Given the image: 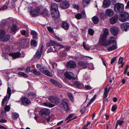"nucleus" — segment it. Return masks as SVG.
<instances>
[{
  "instance_id": "23",
  "label": "nucleus",
  "mask_w": 129,
  "mask_h": 129,
  "mask_svg": "<svg viewBox=\"0 0 129 129\" xmlns=\"http://www.w3.org/2000/svg\"><path fill=\"white\" fill-rule=\"evenodd\" d=\"M9 55L12 56L13 59H15L19 57L21 54L19 52H17L10 53Z\"/></svg>"
},
{
  "instance_id": "47",
  "label": "nucleus",
  "mask_w": 129,
  "mask_h": 129,
  "mask_svg": "<svg viewBox=\"0 0 129 129\" xmlns=\"http://www.w3.org/2000/svg\"><path fill=\"white\" fill-rule=\"evenodd\" d=\"M8 98V96H6L3 99L2 103V106H4V105L5 102H6L7 99Z\"/></svg>"
},
{
  "instance_id": "3",
  "label": "nucleus",
  "mask_w": 129,
  "mask_h": 129,
  "mask_svg": "<svg viewBox=\"0 0 129 129\" xmlns=\"http://www.w3.org/2000/svg\"><path fill=\"white\" fill-rule=\"evenodd\" d=\"M124 9V5L120 3H117L114 7V9L117 13H120L123 12Z\"/></svg>"
},
{
  "instance_id": "50",
  "label": "nucleus",
  "mask_w": 129,
  "mask_h": 129,
  "mask_svg": "<svg viewBox=\"0 0 129 129\" xmlns=\"http://www.w3.org/2000/svg\"><path fill=\"white\" fill-rule=\"evenodd\" d=\"M83 4L84 5V7L86 4H89L90 3V1H83Z\"/></svg>"
},
{
  "instance_id": "53",
  "label": "nucleus",
  "mask_w": 129,
  "mask_h": 129,
  "mask_svg": "<svg viewBox=\"0 0 129 129\" xmlns=\"http://www.w3.org/2000/svg\"><path fill=\"white\" fill-rule=\"evenodd\" d=\"M124 121L123 120H118L116 121L117 123L120 125H121L124 122Z\"/></svg>"
},
{
  "instance_id": "10",
  "label": "nucleus",
  "mask_w": 129,
  "mask_h": 129,
  "mask_svg": "<svg viewBox=\"0 0 129 129\" xmlns=\"http://www.w3.org/2000/svg\"><path fill=\"white\" fill-rule=\"evenodd\" d=\"M21 101L23 105L25 106L29 105L31 103L30 100L25 96H23L22 97Z\"/></svg>"
},
{
  "instance_id": "1",
  "label": "nucleus",
  "mask_w": 129,
  "mask_h": 129,
  "mask_svg": "<svg viewBox=\"0 0 129 129\" xmlns=\"http://www.w3.org/2000/svg\"><path fill=\"white\" fill-rule=\"evenodd\" d=\"M51 13L52 17L56 23L58 22L60 17L58 5L56 3H53L51 6Z\"/></svg>"
},
{
  "instance_id": "58",
  "label": "nucleus",
  "mask_w": 129,
  "mask_h": 129,
  "mask_svg": "<svg viewBox=\"0 0 129 129\" xmlns=\"http://www.w3.org/2000/svg\"><path fill=\"white\" fill-rule=\"evenodd\" d=\"M11 89L9 87H8L7 89V92L8 93V94L9 96H10L11 94Z\"/></svg>"
},
{
  "instance_id": "18",
  "label": "nucleus",
  "mask_w": 129,
  "mask_h": 129,
  "mask_svg": "<svg viewBox=\"0 0 129 129\" xmlns=\"http://www.w3.org/2000/svg\"><path fill=\"white\" fill-rule=\"evenodd\" d=\"M118 16L117 14L115 15L113 17L111 18L110 19V21L111 24H115L117 22L118 19Z\"/></svg>"
},
{
  "instance_id": "8",
  "label": "nucleus",
  "mask_w": 129,
  "mask_h": 129,
  "mask_svg": "<svg viewBox=\"0 0 129 129\" xmlns=\"http://www.w3.org/2000/svg\"><path fill=\"white\" fill-rule=\"evenodd\" d=\"M40 11V8L38 7H37L36 9L31 10L30 13L32 17H36L38 15Z\"/></svg>"
},
{
  "instance_id": "29",
  "label": "nucleus",
  "mask_w": 129,
  "mask_h": 129,
  "mask_svg": "<svg viewBox=\"0 0 129 129\" xmlns=\"http://www.w3.org/2000/svg\"><path fill=\"white\" fill-rule=\"evenodd\" d=\"M115 41V38L113 36L110 37L109 40H108V46L110 45L112 43H114Z\"/></svg>"
},
{
  "instance_id": "34",
  "label": "nucleus",
  "mask_w": 129,
  "mask_h": 129,
  "mask_svg": "<svg viewBox=\"0 0 129 129\" xmlns=\"http://www.w3.org/2000/svg\"><path fill=\"white\" fill-rule=\"evenodd\" d=\"M93 22L95 24H97L99 22V19L96 16H94L92 18Z\"/></svg>"
},
{
  "instance_id": "14",
  "label": "nucleus",
  "mask_w": 129,
  "mask_h": 129,
  "mask_svg": "<svg viewBox=\"0 0 129 129\" xmlns=\"http://www.w3.org/2000/svg\"><path fill=\"white\" fill-rule=\"evenodd\" d=\"M74 87L79 89H81L84 88V85L83 83H80L78 81H76L73 84Z\"/></svg>"
},
{
  "instance_id": "55",
  "label": "nucleus",
  "mask_w": 129,
  "mask_h": 129,
  "mask_svg": "<svg viewBox=\"0 0 129 129\" xmlns=\"http://www.w3.org/2000/svg\"><path fill=\"white\" fill-rule=\"evenodd\" d=\"M85 89L86 90H90L92 89V88L89 85H85Z\"/></svg>"
},
{
  "instance_id": "4",
  "label": "nucleus",
  "mask_w": 129,
  "mask_h": 129,
  "mask_svg": "<svg viewBox=\"0 0 129 129\" xmlns=\"http://www.w3.org/2000/svg\"><path fill=\"white\" fill-rule=\"evenodd\" d=\"M107 37L104 35H101L99 41V43L102 46H108V40L107 39Z\"/></svg>"
},
{
  "instance_id": "7",
  "label": "nucleus",
  "mask_w": 129,
  "mask_h": 129,
  "mask_svg": "<svg viewBox=\"0 0 129 129\" xmlns=\"http://www.w3.org/2000/svg\"><path fill=\"white\" fill-rule=\"evenodd\" d=\"M60 100V99L58 97L54 96H49V101L52 103L57 104L59 103Z\"/></svg>"
},
{
  "instance_id": "41",
  "label": "nucleus",
  "mask_w": 129,
  "mask_h": 129,
  "mask_svg": "<svg viewBox=\"0 0 129 129\" xmlns=\"http://www.w3.org/2000/svg\"><path fill=\"white\" fill-rule=\"evenodd\" d=\"M31 72L33 73L35 75H39L40 74V72L37 71L35 69H33L31 70Z\"/></svg>"
},
{
  "instance_id": "16",
  "label": "nucleus",
  "mask_w": 129,
  "mask_h": 129,
  "mask_svg": "<svg viewBox=\"0 0 129 129\" xmlns=\"http://www.w3.org/2000/svg\"><path fill=\"white\" fill-rule=\"evenodd\" d=\"M110 30L112 34L114 36H116L118 32V28L115 26L111 27L110 28Z\"/></svg>"
},
{
  "instance_id": "31",
  "label": "nucleus",
  "mask_w": 129,
  "mask_h": 129,
  "mask_svg": "<svg viewBox=\"0 0 129 129\" xmlns=\"http://www.w3.org/2000/svg\"><path fill=\"white\" fill-rule=\"evenodd\" d=\"M42 53L39 50H38L36 54L34 55L35 58L39 59L41 56Z\"/></svg>"
},
{
  "instance_id": "36",
  "label": "nucleus",
  "mask_w": 129,
  "mask_h": 129,
  "mask_svg": "<svg viewBox=\"0 0 129 129\" xmlns=\"http://www.w3.org/2000/svg\"><path fill=\"white\" fill-rule=\"evenodd\" d=\"M21 34L25 37H28L29 36V33L28 32H26L25 30H23L22 31H21Z\"/></svg>"
},
{
  "instance_id": "54",
  "label": "nucleus",
  "mask_w": 129,
  "mask_h": 129,
  "mask_svg": "<svg viewBox=\"0 0 129 129\" xmlns=\"http://www.w3.org/2000/svg\"><path fill=\"white\" fill-rule=\"evenodd\" d=\"M100 16L101 19L104 20L106 19V17L104 13H102L100 14Z\"/></svg>"
},
{
  "instance_id": "9",
  "label": "nucleus",
  "mask_w": 129,
  "mask_h": 129,
  "mask_svg": "<svg viewBox=\"0 0 129 129\" xmlns=\"http://www.w3.org/2000/svg\"><path fill=\"white\" fill-rule=\"evenodd\" d=\"M66 66L69 69H74L76 67V65L75 61L71 60L67 63Z\"/></svg>"
},
{
  "instance_id": "13",
  "label": "nucleus",
  "mask_w": 129,
  "mask_h": 129,
  "mask_svg": "<svg viewBox=\"0 0 129 129\" xmlns=\"http://www.w3.org/2000/svg\"><path fill=\"white\" fill-rule=\"evenodd\" d=\"M64 75L66 78L69 80H73L75 79L73 74L71 72L68 71L66 72Z\"/></svg>"
},
{
  "instance_id": "22",
  "label": "nucleus",
  "mask_w": 129,
  "mask_h": 129,
  "mask_svg": "<svg viewBox=\"0 0 129 129\" xmlns=\"http://www.w3.org/2000/svg\"><path fill=\"white\" fill-rule=\"evenodd\" d=\"M53 47L55 49V51H57L59 50L61 48H64L65 46L62 44L56 43L55 45L53 46Z\"/></svg>"
},
{
  "instance_id": "63",
  "label": "nucleus",
  "mask_w": 129,
  "mask_h": 129,
  "mask_svg": "<svg viewBox=\"0 0 129 129\" xmlns=\"http://www.w3.org/2000/svg\"><path fill=\"white\" fill-rule=\"evenodd\" d=\"M116 57L113 58L111 60V64H112L113 62H114L115 61H116Z\"/></svg>"
},
{
  "instance_id": "51",
  "label": "nucleus",
  "mask_w": 129,
  "mask_h": 129,
  "mask_svg": "<svg viewBox=\"0 0 129 129\" xmlns=\"http://www.w3.org/2000/svg\"><path fill=\"white\" fill-rule=\"evenodd\" d=\"M6 21L5 20H2L0 23V25L2 26H5L7 24Z\"/></svg>"
},
{
  "instance_id": "43",
  "label": "nucleus",
  "mask_w": 129,
  "mask_h": 129,
  "mask_svg": "<svg viewBox=\"0 0 129 129\" xmlns=\"http://www.w3.org/2000/svg\"><path fill=\"white\" fill-rule=\"evenodd\" d=\"M68 96L70 98L71 100L73 102L74 101V97L73 94L71 93H68Z\"/></svg>"
},
{
  "instance_id": "30",
  "label": "nucleus",
  "mask_w": 129,
  "mask_h": 129,
  "mask_svg": "<svg viewBox=\"0 0 129 129\" xmlns=\"http://www.w3.org/2000/svg\"><path fill=\"white\" fill-rule=\"evenodd\" d=\"M111 1H104L103 3V6L105 8H107L109 7Z\"/></svg>"
},
{
  "instance_id": "39",
  "label": "nucleus",
  "mask_w": 129,
  "mask_h": 129,
  "mask_svg": "<svg viewBox=\"0 0 129 129\" xmlns=\"http://www.w3.org/2000/svg\"><path fill=\"white\" fill-rule=\"evenodd\" d=\"M18 74L19 75L22 76L24 77H28L27 75L23 72H19Z\"/></svg>"
},
{
  "instance_id": "5",
  "label": "nucleus",
  "mask_w": 129,
  "mask_h": 129,
  "mask_svg": "<svg viewBox=\"0 0 129 129\" xmlns=\"http://www.w3.org/2000/svg\"><path fill=\"white\" fill-rule=\"evenodd\" d=\"M128 16V13L125 12H122L119 15V20L121 22H125L127 20Z\"/></svg>"
},
{
  "instance_id": "49",
  "label": "nucleus",
  "mask_w": 129,
  "mask_h": 129,
  "mask_svg": "<svg viewBox=\"0 0 129 129\" xmlns=\"http://www.w3.org/2000/svg\"><path fill=\"white\" fill-rule=\"evenodd\" d=\"M94 31V30L91 28H90L88 30V34L90 35H92L93 34Z\"/></svg>"
},
{
  "instance_id": "2",
  "label": "nucleus",
  "mask_w": 129,
  "mask_h": 129,
  "mask_svg": "<svg viewBox=\"0 0 129 129\" xmlns=\"http://www.w3.org/2000/svg\"><path fill=\"white\" fill-rule=\"evenodd\" d=\"M57 2H60V6L61 9H66L68 8L70 6L69 2L67 1H55Z\"/></svg>"
},
{
  "instance_id": "35",
  "label": "nucleus",
  "mask_w": 129,
  "mask_h": 129,
  "mask_svg": "<svg viewBox=\"0 0 129 129\" xmlns=\"http://www.w3.org/2000/svg\"><path fill=\"white\" fill-rule=\"evenodd\" d=\"M42 14L44 16H48V10L44 8L42 11Z\"/></svg>"
},
{
  "instance_id": "64",
  "label": "nucleus",
  "mask_w": 129,
  "mask_h": 129,
  "mask_svg": "<svg viewBox=\"0 0 129 129\" xmlns=\"http://www.w3.org/2000/svg\"><path fill=\"white\" fill-rule=\"evenodd\" d=\"M55 38L56 39L59 41H61L62 40V39L60 38L58 36H55Z\"/></svg>"
},
{
  "instance_id": "17",
  "label": "nucleus",
  "mask_w": 129,
  "mask_h": 129,
  "mask_svg": "<svg viewBox=\"0 0 129 129\" xmlns=\"http://www.w3.org/2000/svg\"><path fill=\"white\" fill-rule=\"evenodd\" d=\"M40 115L45 117L48 116V109L44 108L41 110L39 112Z\"/></svg>"
},
{
  "instance_id": "62",
  "label": "nucleus",
  "mask_w": 129,
  "mask_h": 129,
  "mask_svg": "<svg viewBox=\"0 0 129 129\" xmlns=\"http://www.w3.org/2000/svg\"><path fill=\"white\" fill-rule=\"evenodd\" d=\"M30 66H28L27 67L26 69V72H31V70H30Z\"/></svg>"
},
{
  "instance_id": "15",
  "label": "nucleus",
  "mask_w": 129,
  "mask_h": 129,
  "mask_svg": "<svg viewBox=\"0 0 129 129\" xmlns=\"http://www.w3.org/2000/svg\"><path fill=\"white\" fill-rule=\"evenodd\" d=\"M29 44V41L27 40V38H25L22 40L21 45L22 48H24L28 46Z\"/></svg>"
},
{
  "instance_id": "60",
  "label": "nucleus",
  "mask_w": 129,
  "mask_h": 129,
  "mask_svg": "<svg viewBox=\"0 0 129 129\" xmlns=\"http://www.w3.org/2000/svg\"><path fill=\"white\" fill-rule=\"evenodd\" d=\"M108 94V93H104L103 97V100L105 99L107 96Z\"/></svg>"
},
{
  "instance_id": "56",
  "label": "nucleus",
  "mask_w": 129,
  "mask_h": 129,
  "mask_svg": "<svg viewBox=\"0 0 129 129\" xmlns=\"http://www.w3.org/2000/svg\"><path fill=\"white\" fill-rule=\"evenodd\" d=\"M49 32L52 34H54L53 28H51L50 26H49Z\"/></svg>"
},
{
  "instance_id": "12",
  "label": "nucleus",
  "mask_w": 129,
  "mask_h": 129,
  "mask_svg": "<svg viewBox=\"0 0 129 129\" xmlns=\"http://www.w3.org/2000/svg\"><path fill=\"white\" fill-rule=\"evenodd\" d=\"M120 28L123 30L126 31L129 30V23L125 22L123 23L121 25Z\"/></svg>"
},
{
  "instance_id": "21",
  "label": "nucleus",
  "mask_w": 129,
  "mask_h": 129,
  "mask_svg": "<svg viewBox=\"0 0 129 129\" xmlns=\"http://www.w3.org/2000/svg\"><path fill=\"white\" fill-rule=\"evenodd\" d=\"M50 81L54 85L60 88L62 87V85L58 82L55 80L51 79L50 80Z\"/></svg>"
},
{
  "instance_id": "44",
  "label": "nucleus",
  "mask_w": 129,
  "mask_h": 129,
  "mask_svg": "<svg viewBox=\"0 0 129 129\" xmlns=\"http://www.w3.org/2000/svg\"><path fill=\"white\" fill-rule=\"evenodd\" d=\"M74 115V113H72L71 114H70L65 119V121H67L68 119H71V118H72L73 117V116Z\"/></svg>"
},
{
  "instance_id": "6",
  "label": "nucleus",
  "mask_w": 129,
  "mask_h": 129,
  "mask_svg": "<svg viewBox=\"0 0 129 129\" xmlns=\"http://www.w3.org/2000/svg\"><path fill=\"white\" fill-rule=\"evenodd\" d=\"M62 104L63 108L68 113L70 110V108L69 106V101L66 99H63L62 102Z\"/></svg>"
},
{
  "instance_id": "46",
  "label": "nucleus",
  "mask_w": 129,
  "mask_h": 129,
  "mask_svg": "<svg viewBox=\"0 0 129 129\" xmlns=\"http://www.w3.org/2000/svg\"><path fill=\"white\" fill-rule=\"evenodd\" d=\"M56 43L53 41H50L49 42V46H54L56 44Z\"/></svg>"
},
{
  "instance_id": "38",
  "label": "nucleus",
  "mask_w": 129,
  "mask_h": 129,
  "mask_svg": "<svg viewBox=\"0 0 129 129\" xmlns=\"http://www.w3.org/2000/svg\"><path fill=\"white\" fill-rule=\"evenodd\" d=\"M30 44L31 46L36 47L37 46V43L36 40H33L31 41Z\"/></svg>"
},
{
  "instance_id": "59",
  "label": "nucleus",
  "mask_w": 129,
  "mask_h": 129,
  "mask_svg": "<svg viewBox=\"0 0 129 129\" xmlns=\"http://www.w3.org/2000/svg\"><path fill=\"white\" fill-rule=\"evenodd\" d=\"M123 60V58L122 57H120L119 59L118 63L119 64H121L122 63V62Z\"/></svg>"
},
{
  "instance_id": "27",
  "label": "nucleus",
  "mask_w": 129,
  "mask_h": 129,
  "mask_svg": "<svg viewBox=\"0 0 129 129\" xmlns=\"http://www.w3.org/2000/svg\"><path fill=\"white\" fill-rule=\"evenodd\" d=\"M40 71L45 75L48 76V71L47 70L46 67H45L44 68H41L40 69Z\"/></svg>"
},
{
  "instance_id": "61",
  "label": "nucleus",
  "mask_w": 129,
  "mask_h": 129,
  "mask_svg": "<svg viewBox=\"0 0 129 129\" xmlns=\"http://www.w3.org/2000/svg\"><path fill=\"white\" fill-rule=\"evenodd\" d=\"M7 122V120L5 119L2 118L0 119V122L1 123H6Z\"/></svg>"
},
{
  "instance_id": "24",
  "label": "nucleus",
  "mask_w": 129,
  "mask_h": 129,
  "mask_svg": "<svg viewBox=\"0 0 129 129\" xmlns=\"http://www.w3.org/2000/svg\"><path fill=\"white\" fill-rule=\"evenodd\" d=\"M105 14L108 16H111L113 15L114 11L111 9H108L106 11Z\"/></svg>"
},
{
  "instance_id": "42",
  "label": "nucleus",
  "mask_w": 129,
  "mask_h": 129,
  "mask_svg": "<svg viewBox=\"0 0 129 129\" xmlns=\"http://www.w3.org/2000/svg\"><path fill=\"white\" fill-rule=\"evenodd\" d=\"M10 38V36L9 35H6L3 37V41H7L9 40Z\"/></svg>"
},
{
  "instance_id": "20",
  "label": "nucleus",
  "mask_w": 129,
  "mask_h": 129,
  "mask_svg": "<svg viewBox=\"0 0 129 129\" xmlns=\"http://www.w3.org/2000/svg\"><path fill=\"white\" fill-rule=\"evenodd\" d=\"M9 28L11 30V32L15 34L18 29V27L15 24H13L12 26L9 27Z\"/></svg>"
},
{
  "instance_id": "45",
  "label": "nucleus",
  "mask_w": 129,
  "mask_h": 129,
  "mask_svg": "<svg viewBox=\"0 0 129 129\" xmlns=\"http://www.w3.org/2000/svg\"><path fill=\"white\" fill-rule=\"evenodd\" d=\"M5 34V31L4 30H0V39L4 36Z\"/></svg>"
},
{
  "instance_id": "19",
  "label": "nucleus",
  "mask_w": 129,
  "mask_h": 129,
  "mask_svg": "<svg viewBox=\"0 0 129 129\" xmlns=\"http://www.w3.org/2000/svg\"><path fill=\"white\" fill-rule=\"evenodd\" d=\"M61 27L64 30H68L70 26V24L65 21H62L61 23Z\"/></svg>"
},
{
  "instance_id": "57",
  "label": "nucleus",
  "mask_w": 129,
  "mask_h": 129,
  "mask_svg": "<svg viewBox=\"0 0 129 129\" xmlns=\"http://www.w3.org/2000/svg\"><path fill=\"white\" fill-rule=\"evenodd\" d=\"M10 107L9 106H7L5 107V110L6 111H9L10 109Z\"/></svg>"
},
{
  "instance_id": "25",
  "label": "nucleus",
  "mask_w": 129,
  "mask_h": 129,
  "mask_svg": "<svg viewBox=\"0 0 129 129\" xmlns=\"http://www.w3.org/2000/svg\"><path fill=\"white\" fill-rule=\"evenodd\" d=\"M30 34L34 39H38V34L36 31L33 30H31Z\"/></svg>"
},
{
  "instance_id": "32",
  "label": "nucleus",
  "mask_w": 129,
  "mask_h": 129,
  "mask_svg": "<svg viewBox=\"0 0 129 129\" xmlns=\"http://www.w3.org/2000/svg\"><path fill=\"white\" fill-rule=\"evenodd\" d=\"M27 96L30 99H32L36 97V94L34 92H30L27 94Z\"/></svg>"
},
{
  "instance_id": "48",
  "label": "nucleus",
  "mask_w": 129,
  "mask_h": 129,
  "mask_svg": "<svg viewBox=\"0 0 129 129\" xmlns=\"http://www.w3.org/2000/svg\"><path fill=\"white\" fill-rule=\"evenodd\" d=\"M8 8V6L7 5H4L1 8H0V11L6 10Z\"/></svg>"
},
{
  "instance_id": "28",
  "label": "nucleus",
  "mask_w": 129,
  "mask_h": 129,
  "mask_svg": "<svg viewBox=\"0 0 129 129\" xmlns=\"http://www.w3.org/2000/svg\"><path fill=\"white\" fill-rule=\"evenodd\" d=\"M79 64L80 66L82 67L84 69L87 68L88 66H89V64L86 62L81 61L79 62Z\"/></svg>"
},
{
  "instance_id": "40",
  "label": "nucleus",
  "mask_w": 129,
  "mask_h": 129,
  "mask_svg": "<svg viewBox=\"0 0 129 129\" xmlns=\"http://www.w3.org/2000/svg\"><path fill=\"white\" fill-rule=\"evenodd\" d=\"M83 46L84 48L86 50H89L90 47L88 45H86L84 41L83 42Z\"/></svg>"
},
{
  "instance_id": "26",
  "label": "nucleus",
  "mask_w": 129,
  "mask_h": 129,
  "mask_svg": "<svg viewBox=\"0 0 129 129\" xmlns=\"http://www.w3.org/2000/svg\"><path fill=\"white\" fill-rule=\"evenodd\" d=\"M117 48L116 43L115 44H113L112 46H110L108 48L107 50L108 51H110L116 49Z\"/></svg>"
},
{
  "instance_id": "37",
  "label": "nucleus",
  "mask_w": 129,
  "mask_h": 129,
  "mask_svg": "<svg viewBox=\"0 0 129 129\" xmlns=\"http://www.w3.org/2000/svg\"><path fill=\"white\" fill-rule=\"evenodd\" d=\"M104 34H101V35H104L105 36L107 37V36L109 33V31L108 29L107 28H105L104 29Z\"/></svg>"
},
{
  "instance_id": "52",
  "label": "nucleus",
  "mask_w": 129,
  "mask_h": 129,
  "mask_svg": "<svg viewBox=\"0 0 129 129\" xmlns=\"http://www.w3.org/2000/svg\"><path fill=\"white\" fill-rule=\"evenodd\" d=\"M117 108V105L116 104L112 106L111 110L113 112H114L116 110Z\"/></svg>"
},
{
  "instance_id": "11",
  "label": "nucleus",
  "mask_w": 129,
  "mask_h": 129,
  "mask_svg": "<svg viewBox=\"0 0 129 129\" xmlns=\"http://www.w3.org/2000/svg\"><path fill=\"white\" fill-rule=\"evenodd\" d=\"M75 17L77 19L79 20L82 18H86V15L84 11H82L81 13H78L75 15Z\"/></svg>"
},
{
  "instance_id": "33",
  "label": "nucleus",
  "mask_w": 129,
  "mask_h": 129,
  "mask_svg": "<svg viewBox=\"0 0 129 129\" xmlns=\"http://www.w3.org/2000/svg\"><path fill=\"white\" fill-rule=\"evenodd\" d=\"M12 116V118L14 120L17 119L19 117V114L16 112L13 113Z\"/></svg>"
}]
</instances>
